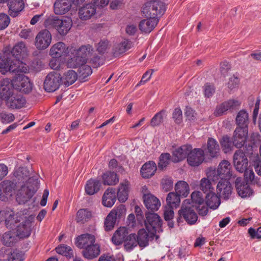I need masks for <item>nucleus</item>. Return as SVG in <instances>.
I'll use <instances>...</instances> for the list:
<instances>
[{"label":"nucleus","instance_id":"e2e57ef3","mask_svg":"<svg viewBox=\"0 0 261 261\" xmlns=\"http://www.w3.org/2000/svg\"><path fill=\"white\" fill-rule=\"evenodd\" d=\"M116 219H121L125 215V208L124 205H121L116 208L113 210L110 213Z\"/></svg>","mask_w":261,"mask_h":261},{"label":"nucleus","instance_id":"7ed1b4c3","mask_svg":"<svg viewBox=\"0 0 261 261\" xmlns=\"http://www.w3.org/2000/svg\"><path fill=\"white\" fill-rule=\"evenodd\" d=\"M166 11L164 3L159 1H151L145 3L142 8V13L146 18L159 19Z\"/></svg>","mask_w":261,"mask_h":261},{"label":"nucleus","instance_id":"f257e3e1","mask_svg":"<svg viewBox=\"0 0 261 261\" xmlns=\"http://www.w3.org/2000/svg\"><path fill=\"white\" fill-rule=\"evenodd\" d=\"M92 51L93 48L90 45H82L77 49L73 50L71 53L73 57L67 63L68 67H79V79L82 82H85L86 79L92 73L91 67L85 64Z\"/></svg>","mask_w":261,"mask_h":261},{"label":"nucleus","instance_id":"9b49d317","mask_svg":"<svg viewBox=\"0 0 261 261\" xmlns=\"http://www.w3.org/2000/svg\"><path fill=\"white\" fill-rule=\"evenodd\" d=\"M61 81L60 74L55 72H50L44 80V88L47 92H54L59 88Z\"/></svg>","mask_w":261,"mask_h":261},{"label":"nucleus","instance_id":"338daca9","mask_svg":"<svg viewBox=\"0 0 261 261\" xmlns=\"http://www.w3.org/2000/svg\"><path fill=\"white\" fill-rule=\"evenodd\" d=\"M9 260V261H22L23 260V254L18 250H14L10 255Z\"/></svg>","mask_w":261,"mask_h":261},{"label":"nucleus","instance_id":"4d7b16f0","mask_svg":"<svg viewBox=\"0 0 261 261\" xmlns=\"http://www.w3.org/2000/svg\"><path fill=\"white\" fill-rule=\"evenodd\" d=\"M208 178H203L200 181V188L205 193L213 192L214 188L212 186L211 180L213 181L207 177Z\"/></svg>","mask_w":261,"mask_h":261},{"label":"nucleus","instance_id":"393cba45","mask_svg":"<svg viewBox=\"0 0 261 261\" xmlns=\"http://www.w3.org/2000/svg\"><path fill=\"white\" fill-rule=\"evenodd\" d=\"M7 5L9 8V14L13 17L17 16L24 7L23 0H8Z\"/></svg>","mask_w":261,"mask_h":261},{"label":"nucleus","instance_id":"f8f14e48","mask_svg":"<svg viewBox=\"0 0 261 261\" xmlns=\"http://www.w3.org/2000/svg\"><path fill=\"white\" fill-rule=\"evenodd\" d=\"M233 164L237 171L243 173L247 168L248 159L245 152L241 149L236 151L233 155Z\"/></svg>","mask_w":261,"mask_h":261},{"label":"nucleus","instance_id":"72a5a7b5","mask_svg":"<svg viewBox=\"0 0 261 261\" xmlns=\"http://www.w3.org/2000/svg\"><path fill=\"white\" fill-rule=\"evenodd\" d=\"M128 234V230L125 227H120L112 236V241L115 245H119L125 242Z\"/></svg>","mask_w":261,"mask_h":261},{"label":"nucleus","instance_id":"a19ab883","mask_svg":"<svg viewBox=\"0 0 261 261\" xmlns=\"http://www.w3.org/2000/svg\"><path fill=\"white\" fill-rule=\"evenodd\" d=\"M207 152L211 157H217L220 150L217 141L212 138H209L207 142Z\"/></svg>","mask_w":261,"mask_h":261},{"label":"nucleus","instance_id":"2f4dec72","mask_svg":"<svg viewBox=\"0 0 261 261\" xmlns=\"http://www.w3.org/2000/svg\"><path fill=\"white\" fill-rule=\"evenodd\" d=\"M96 12V8L92 4H88L84 5L79 11L80 18L82 20H87L90 19Z\"/></svg>","mask_w":261,"mask_h":261},{"label":"nucleus","instance_id":"0eeeda50","mask_svg":"<svg viewBox=\"0 0 261 261\" xmlns=\"http://www.w3.org/2000/svg\"><path fill=\"white\" fill-rule=\"evenodd\" d=\"M37 189V185L26 186L25 185H22L17 192L16 201L19 204L25 203L33 196Z\"/></svg>","mask_w":261,"mask_h":261},{"label":"nucleus","instance_id":"20e7f679","mask_svg":"<svg viewBox=\"0 0 261 261\" xmlns=\"http://www.w3.org/2000/svg\"><path fill=\"white\" fill-rule=\"evenodd\" d=\"M178 214L179 216L177 218V222L178 224L182 222V219L190 225L194 224L197 220V215L189 199L184 201Z\"/></svg>","mask_w":261,"mask_h":261},{"label":"nucleus","instance_id":"a18cd8bd","mask_svg":"<svg viewBox=\"0 0 261 261\" xmlns=\"http://www.w3.org/2000/svg\"><path fill=\"white\" fill-rule=\"evenodd\" d=\"M92 217L91 212L87 208L79 210L76 214V221L77 222L84 223L88 222Z\"/></svg>","mask_w":261,"mask_h":261},{"label":"nucleus","instance_id":"864d4df0","mask_svg":"<svg viewBox=\"0 0 261 261\" xmlns=\"http://www.w3.org/2000/svg\"><path fill=\"white\" fill-rule=\"evenodd\" d=\"M171 157L169 153H162L159 157L158 167L160 170H163L170 164Z\"/></svg>","mask_w":261,"mask_h":261},{"label":"nucleus","instance_id":"603ef678","mask_svg":"<svg viewBox=\"0 0 261 261\" xmlns=\"http://www.w3.org/2000/svg\"><path fill=\"white\" fill-rule=\"evenodd\" d=\"M18 79L19 85H18L17 89L24 91L25 93L30 92L32 90V86L28 78L25 76H19ZM16 82H18V81Z\"/></svg>","mask_w":261,"mask_h":261},{"label":"nucleus","instance_id":"bf43d9fd","mask_svg":"<svg viewBox=\"0 0 261 261\" xmlns=\"http://www.w3.org/2000/svg\"><path fill=\"white\" fill-rule=\"evenodd\" d=\"M165 111L162 110L157 113L151 119L150 125L152 127L159 126L163 122V117Z\"/></svg>","mask_w":261,"mask_h":261},{"label":"nucleus","instance_id":"dca6fc26","mask_svg":"<svg viewBox=\"0 0 261 261\" xmlns=\"http://www.w3.org/2000/svg\"><path fill=\"white\" fill-rule=\"evenodd\" d=\"M204 160V151L199 148H195L188 154L187 161L188 164L193 167L199 166Z\"/></svg>","mask_w":261,"mask_h":261},{"label":"nucleus","instance_id":"4468645a","mask_svg":"<svg viewBox=\"0 0 261 261\" xmlns=\"http://www.w3.org/2000/svg\"><path fill=\"white\" fill-rule=\"evenodd\" d=\"M16 188V184L10 180H4L0 184V199L2 201L8 200V197L12 195Z\"/></svg>","mask_w":261,"mask_h":261},{"label":"nucleus","instance_id":"052dcab7","mask_svg":"<svg viewBox=\"0 0 261 261\" xmlns=\"http://www.w3.org/2000/svg\"><path fill=\"white\" fill-rule=\"evenodd\" d=\"M216 88L212 83H206L203 86V94L205 97L210 98L215 93Z\"/></svg>","mask_w":261,"mask_h":261},{"label":"nucleus","instance_id":"6ab92c4d","mask_svg":"<svg viewBox=\"0 0 261 261\" xmlns=\"http://www.w3.org/2000/svg\"><path fill=\"white\" fill-rule=\"evenodd\" d=\"M192 147L191 145H185L180 146L172 152V161L174 163H178L188 157L191 151Z\"/></svg>","mask_w":261,"mask_h":261},{"label":"nucleus","instance_id":"cd10ccee","mask_svg":"<svg viewBox=\"0 0 261 261\" xmlns=\"http://www.w3.org/2000/svg\"><path fill=\"white\" fill-rule=\"evenodd\" d=\"M156 169L155 163L154 161H149L142 166L140 172L142 177L149 178L155 174Z\"/></svg>","mask_w":261,"mask_h":261},{"label":"nucleus","instance_id":"4c0bfd02","mask_svg":"<svg viewBox=\"0 0 261 261\" xmlns=\"http://www.w3.org/2000/svg\"><path fill=\"white\" fill-rule=\"evenodd\" d=\"M149 232H147L145 229L142 228L138 230L136 238L138 243V245L141 248H144L149 245L150 239Z\"/></svg>","mask_w":261,"mask_h":261},{"label":"nucleus","instance_id":"473e14b6","mask_svg":"<svg viewBox=\"0 0 261 261\" xmlns=\"http://www.w3.org/2000/svg\"><path fill=\"white\" fill-rule=\"evenodd\" d=\"M11 54L14 59H22L27 55V49L24 43L20 42L15 44L12 49Z\"/></svg>","mask_w":261,"mask_h":261},{"label":"nucleus","instance_id":"4be33fe9","mask_svg":"<svg viewBox=\"0 0 261 261\" xmlns=\"http://www.w3.org/2000/svg\"><path fill=\"white\" fill-rule=\"evenodd\" d=\"M143 202L148 210L151 212L158 211L160 206V200L153 195L148 193L143 195Z\"/></svg>","mask_w":261,"mask_h":261},{"label":"nucleus","instance_id":"ea45409f","mask_svg":"<svg viewBox=\"0 0 261 261\" xmlns=\"http://www.w3.org/2000/svg\"><path fill=\"white\" fill-rule=\"evenodd\" d=\"M128 188L129 182L127 180H125L120 184L117 192V197L120 202H124L127 199Z\"/></svg>","mask_w":261,"mask_h":261},{"label":"nucleus","instance_id":"8fccbe9b","mask_svg":"<svg viewBox=\"0 0 261 261\" xmlns=\"http://www.w3.org/2000/svg\"><path fill=\"white\" fill-rule=\"evenodd\" d=\"M60 18L56 16L51 15L48 17L44 22V27L48 29H56L59 25Z\"/></svg>","mask_w":261,"mask_h":261},{"label":"nucleus","instance_id":"bb28decb","mask_svg":"<svg viewBox=\"0 0 261 261\" xmlns=\"http://www.w3.org/2000/svg\"><path fill=\"white\" fill-rule=\"evenodd\" d=\"M74 6L72 1L57 0L54 4V12L56 14L63 15Z\"/></svg>","mask_w":261,"mask_h":261},{"label":"nucleus","instance_id":"6e6552de","mask_svg":"<svg viewBox=\"0 0 261 261\" xmlns=\"http://www.w3.org/2000/svg\"><path fill=\"white\" fill-rule=\"evenodd\" d=\"M1 215L3 216L4 221H5L6 226L10 229L15 226L17 223L23 220L25 217L21 213H18L15 215L13 211L8 208L1 211Z\"/></svg>","mask_w":261,"mask_h":261},{"label":"nucleus","instance_id":"423d86ee","mask_svg":"<svg viewBox=\"0 0 261 261\" xmlns=\"http://www.w3.org/2000/svg\"><path fill=\"white\" fill-rule=\"evenodd\" d=\"M145 217V225L148 232L151 233V237L156 232H162V220L157 214L147 212Z\"/></svg>","mask_w":261,"mask_h":261},{"label":"nucleus","instance_id":"2eb2a0df","mask_svg":"<svg viewBox=\"0 0 261 261\" xmlns=\"http://www.w3.org/2000/svg\"><path fill=\"white\" fill-rule=\"evenodd\" d=\"M240 105V102L234 99H230L218 106L214 112L215 115L220 116L223 115L228 110L236 109Z\"/></svg>","mask_w":261,"mask_h":261},{"label":"nucleus","instance_id":"5fc2aeb1","mask_svg":"<svg viewBox=\"0 0 261 261\" xmlns=\"http://www.w3.org/2000/svg\"><path fill=\"white\" fill-rule=\"evenodd\" d=\"M244 173V179L246 182H250L252 184L260 185L259 179L255 177L252 170L247 169L243 172Z\"/></svg>","mask_w":261,"mask_h":261},{"label":"nucleus","instance_id":"c03bdc74","mask_svg":"<svg viewBox=\"0 0 261 261\" xmlns=\"http://www.w3.org/2000/svg\"><path fill=\"white\" fill-rule=\"evenodd\" d=\"M138 245V243L136 238V234L130 233L129 235L128 234L124 242L125 250L127 252H130Z\"/></svg>","mask_w":261,"mask_h":261},{"label":"nucleus","instance_id":"6e6d98bb","mask_svg":"<svg viewBox=\"0 0 261 261\" xmlns=\"http://www.w3.org/2000/svg\"><path fill=\"white\" fill-rule=\"evenodd\" d=\"M15 240V237L14 233L11 231L6 232L2 237V242L7 246H12L13 245Z\"/></svg>","mask_w":261,"mask_h":261},{"label":"nucleus","instance_id":"7c9ffc66","mask_svg":"<svg viewBox=\"0 0 261 261\" xmlns=\"http://www.w3.org/2000/svg\"><path fill=\"white\" fill-rule=\"evenodd\" d=\"M68 53V47L62 42H59L53 45L50 49L49 55L51 56L61 57Z\"/></svg>","mask_w":261,"mask_h":261},{"label":"nucleus","instance_id":"37998d69","mask_svg":"<svg viewBox=\"0 0 261 261\" xmlns=\"http://www.w3.org/2000/svg\"><path fill=\"white\" fill-rule=\"evenodd\" d=\"M61 78L64 85L68 87L76 81L77 74L76 72L71 69L64 73L63 76Z\"/></svg>","mask_w":261,"mask_h":261},{"label":"nucleus","instance_id":"de8ad7c7","mask_svg":"<svg viewBox=\"0 0 261 261\" xmlns=\"http://www.w3.org/2000/svg\"><path fill=\"white\" fill-rule=\"evenodd\" d=\"M175 190L176 194L186 197L189 194V187L186 181H179L175 186Z\"/></svg>","mask_w":261,"mask_h":261},{"label":"nucleus","instance_id":"39448f33","mask_svg":"<svg viewBox=\"0 0 261 261\" xmlns=\"http://www.w3.org/2000/svg\"><path fill=\"white\" fill-rule=\"evenodd\" d=\"M231 167V164L228 161L223 160L219 164L217 170H210L207 172V176L214 181L219 178L230 179L232 176Z\"/></svg>","mask_w":261,"mask_h":261},{"label":"nucleus","instance_id":"b1692460","mask_svg":"<svg viewBox=\"0 0 261 261\" xmlns=\"http://www.w3.org/2000/svg\"><path fill=\"white\" fill-rule=\"evenodd\" d=\"M95 238L93 234L89 233H84L76 238L75 244L76 246L80 249L85 248L95 244Z\"/></svg>","mask_w":261,"mask_h":261},{"label":"nucleus","instance_id":"0e129e2a","mask_svg":"<svg viewBox=\"0 0 261 261\" xmlns=\"http://www.w3.org/2000/svg\"><path fill=\"white\" fill-rule=\"evenodd\" d=\"M15 119L14 115L12 113L2 112L0 113V120L3 123H9Z\"/></svg>","mask_w":261,"mask_h":261},{"label":"nucleus","instance_id":"5701e85b","mask_svg":"<svg viewBox=\"0 0 261 261\" xmlns=\"http://www.w3.org/2000/svg\"><path fill=\"white\" fill-rule=\"evenodd\" d=\"M14 84L8 79L0 81V97L6 99L13 93Z\"/></svg>","mask_w":261,"mask_h":261},{"label":"nucleus","instance_id":"412c9836","mask_svg":"<svg viewBox=\"0 0 261 261\" xmlns=\"http://www.w3.org/2000/svg\"><path fill=\"white\" fill-rule=\"evenodd\" d=\"M22 221L16 226L17 236L20 238H28L31 233V222L27 217Z\"/></svg>","mask_w":261,"mask_h":261},{"label":"nucleus","instance_id":"e433bc0d","mask_svg":"<svg viewBox=\"0 0 261 261\" xmlns=\"http://www.w3.org/2000/svg\"><path fill=\"white\" fill-rule=\"evenodd\" d=\"M101 183L99 180L90 179L85 185V192L88 195H92L99 191Z\"/></svg>","mask_w":261,"mask_h":261},{"label":"nucleus","instance_id":"13d9d810","mask_svg":"<svg viewBox=\"0 0 261 261\" xmlns=\"http://www.w3.org/2000/svg\"><path fill=\"white\" fill-rule=\"evenodd\" d=\"M222 148L225 152H227L231 149L233 144L230 137L227 135L223 136L220 140Z\"/></svg>","mask_w":261,"mask_h":261},{"label":"nucleus","instance_id":"680f3d73","mask_svg":"<svg viewBox=\"0 0 261 261\" xmlns=\"http://www.w3.org/2000/svg\"><path fill=\"white\" fill-rule=\"evenodd\" d=\"M109 213L105 221V227L106 231L111 230L114 227L116 219Z\"/></svg>","mask_w":261,"mask_h":261},{"label":"nucleus","instance_id":"9d476101","mask_svg":"<svg viewBox=\"0 0 261 261\" xmlns=\"http://www.w3.org/2000/svg\"><path fill=\"white\" fill-rule=\"evenodd\" d=\"M14 176L19 183L25 185L26 186L37 185L38 181L36 178L30 177V172L24 167H20L14 172Z\"/></svg>","mask_w":261,"mask_h":261},{"label":"nucleus","instance_id":"f704fd0d","mask_svg":"<svg viewBox=\"0 0 261 261\" xmlns=\"http://www.w3.org/2000/svg\"><path fill=\"white\" fill-rule=\"evenodd\" d=\"M220 197L214 192L207 193L205 196L206 205L211 209H217L221 203Z\"/></svg>","mask_w":261,"mask_h":261},{"label":"nucleus","instance_id":"f3484780","mask_svg":"<svg viewBox=\"0 0 261 261\" xmlns=\"http://www.w3.org/2000/svg\"><path fill=\"white\" fill-rule=\"evenodd\" d=\"M7 106L11 109H18L22 108L25 104V99L21 94H11L6 99Z\"/></svg>","mask_w":261,"mask_h":261},{"label":"nucleus","instance_id":"c9c22d12","mask_svg":"<svg viewBox=\"0 0 261 261\" xmlns=\"http://www.w3.org/2000/svg\"><path fill=\"white\" fill-rule=\"evenodd\" d=\"M236 122L238 127L248 128L249 115L246 111L242 110L238 113L236 118Z\"/></svg>","mask_w":261,"mask_h":261},{"label":"nucleus","instance_id":"58836bf2","mask_svg":"<svg viewBox=\"0 0 261 261\" xmlns=\"http://www.w3.org/2000/svg\"><path fill=\"white\" fill-rule=\"evenodd\" d=\"M72 21L70 18L61 19L57 31L62 36L66 35L71 29Z\"/></svg>","mask_w":261,"mask_h":261},{"label":"nucleus","instance_id":"79ce46f5","mask_svg":"<svg viewBox=\"0 0 261 261\" xmlns=\"http://www.w3.org/2000/svg\"><path fill=\"white\" fill-rule=\"evenodd\" d=\"M102 179L105 185H115L119 182V177L114 172L108 171L104 173Z\"/></svg>","mask_w":261,"mask_h":261},{"label":"nucleus","instance_id":"a878e982","mask_svg":"<svg viewBox=\"0 0 261 261\" xmlns=\"http://www.w3.org/2000/svg\"><path fill=\"white\" fill-rule=\"evenodd\" d=\"M158 22L159 19L148 17L140 22L139 28L142 32L149 33L155 28Z\"/></svg>","mask_w":261,"mask_h":261},{"label":"nucleus","instance_id":"f03ea898","mask_svg":"<svg viewBox=\"0 0 261 261\" xmlns=\"http://www.w3.org/2000/svg\"><path fill=\"white\" fill-rule=\"evenodd\" d=\"M28 70L21 59H11L0 54V72L3 74L9 71L20 75L21 73H27Z\"/></svg>","mask_w":261,"mask_h":261},{"label":"nucleus","instance_id":"c756f323","mask_svg":"<svg viewBox=\"0 0 261 261\" xmlns=\"http://www.w3.org/2000/svg\"><path fill=\"white\" fill-rule=\"evenodd\" d=\"M100 252V246L97 244H94L84 248L82 251V254L86 259H93L97 257Z\"/></svg>","mask_w":261,"mask_h":261},{"label":"nucleus","instance_id":"ddd939ff","mask_svg":"<svg viewBox=\"0 0 261 261\" xmlns=\"http://www.w3.org/2000/svg\"><path fill=\"white\" fill-rule=\"evenodd\" d=\"M248 128L237 127L233 132L232 142L233 145L240 148L244 146L248 137Z\"/></svg>","mask_w":261,"mask_h":261},{"label":"nucleus","instance_id":"aec40b11","mask_svg":"<svg viewBox=\"0 0 261 261\" xmlns=\"http://www.w3.org/2000/svg\"><path fill=\"white\" fill-rule=\"evenodd\" d=\"M235 185L237 192L241 197H249L252 194V190L246 182L242 180L241 177L236 178Z\"/></svg>","mask_w":261,"mask_h":261},{"label":"nucleus","instance_id":"69168bd1","mask_svg":"<svg viewBox=\"0 0 261 261\" xmlns=\"http://www.w3.org/2000/svg\"><path fill=\"white\" fill-rule=\"evenodd\" d=\"M10 22V19L8 15L4 13H0V30L6 29Z\"/></svg>","mask_w":261,"mask_h":261},{"label":"nucleus","instance_id":"a211bd4d","mask_svg":"<svg viewBox=\"0 0 261 261\" xmlns=\"http://www.w3.org/2000/svg\"><path fill=\"white\" fill-rule=\"evenodd\" d=\"M232 186L229 179H221L217 186V193L224 199H228L232 192Z\"/></svg>","mask_w":261,"mask_h":261},{"label":"nucleus","instance_id":"774afa93","mask_svg":"<svg viewBox=\"0 0 261 261\" xmlns=\"http://www.w3.org/2000/svg\"><path fill=\"white\" fill-rule=\"evenodd\" d=\"M252 166L256 172V173L261 176V159L258 156L255 157L252 160Z\"/></svg>","mask_w":261,"mask_h":261},{"label":"nucleus","instance_id":"09e8293b","mask_svg":"<svg viewBox=\"0 0 261 261\" xmlns=\"http://www.w3.org/2000/svg\"><path fill=\"white\" fill-rule=\"evenodd\" d=\"M55 250L58 254L64 255L67 258H71L74 256L72 249L67 245L61 244L57 247Z\"/></svg>","mask_w":261,"mask_h":261},{"label":"nucleus","instance_id":"49530a36","mask_svg":"<svg viewBox=\"0 0 261 261\" xmlns=\"http://www.w3.org/2000/svg\"><path fill=\"white\" fill-rule=\"evenodd\" d=\"M132 44L131 41L125 39L116 46L114 52V55L117 56L125 53L131 48Z\"/></svg>","mask_w":261,"mask_h":261},{"label":"nucleus","instance_id":"3c124183","mask_svg":"<svg viewBox=\"0 0 261 261\" xmlns=\"http://www.w3.org/2000/svg\"><path fill=\"white\" fill-rule=\"evenodd\" d=\"M180 196L174 192L169 193L167 197L166 201L168 206L176 207L179 205Z\"/></svg>","mask_w":261,"mask_h":261},{"label":"nucleus","instance_id":"1a4fd4ad","mask_svg":"<svg viewBox=\"0 0 261 261\" xmlns=\"http://www.w3.org/2000/svg\"><path fill=\"white\" fill-rule=\"evenodd\" d=\"M52 36L50 32L47 29L40 31L35 38V45L39 50L47 48L50 44Z\"/></svg>","mask_w":261,"mask_h":261},{"label":"nucleus","instance_id":"c85d7f7f","mask_svg":"<svg viewBox=\"0 0 261 261\" xmlns=\"http://www.w3.org/2000/svg\"><path fill=\"white\" fill-rule=\"evenodd\" d=\"M116 200V191L114 188H109L105 191L102 199L103 205L107 207H112Z\"/></svg>","mask_w":261,"mask_h":261}]
</instances>
